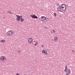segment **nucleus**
<instances>
[{"label": "nucleus", "instance_id": "1", "mask_svg": "<svg viewBox=\"0 0 75 75\" xmlns=\"http://www.w3.org/2000/svg\"><path fill=\"white\" fill-rule=\"evenodd\" d=\"M16 16L17 17V18H16V20L18 21H19L20 20V19L21 21L23 22V21H24V19L22 18L23 17H22V16H19V15H16Z\"/></svg>", "mask_w": 75, "mask_h": 75}, {"label": "nucleus", "instance_id": "2", "mask_svg": "<svg viewBox=\"0 0 75 75\" xmlns=\"http://www.w3.org/2000/svg\"><path fill=\"white\" fill-rule=\"evenodd\" d=\"M67 7H62V6H59V7L57 8V9H60L62 11H66V9H67Z\"/></svg>", "mask_w": 75, "mask_h": 75}, {"label": "nucleus", "instance_id": "3", "mask_svg": "<svg viewBox=\"0 0 75 75\" xmlns=\"http://www.w3.org/2000/svg\"><path fill=\"white\" fill-rule=\"evenodd\" d=\"M30 16L32 18H36V19H37L38 18V17H37V16H35V15H34L33 14H31Z\"/></svg>", "mask_w": 75, "mask_h": 75}, {"label": "nucleus", "instance_id": "4", "mask_svg": "<svg viewBox=\"0 0 75 75\" xmlns=\"http://www.w3.org/2000/svg\"><path fill=\"white\" fill-rule=\"evenodd\" d=\"M12 34L13 33H12V31H8L6 33L7 35H8L9 36H11V35H12Z\"/></svg>", "mask_w": 75, "mask_h": 75}, {"label": "nucleus", "instance_id": "5", "mask_svg": "<svg viewBox=\"0 0 75 75\" xmlns=\"http://www.w3.org/2000/svg\"><path fill=\"white\" fill-rule=\"evenodd\" d=\"M41 20L42 21H45V16H42L41 18Z\"/></svg>", "mask_w": 75, "mask_h": 75}, {"label": "nucleus", "instance_id": "6", "mask_svg": "<svg viewBox=\"0 0 75 75\" xmlns=\"http://www.w3.org/2000/svg\"><path fill=\"white\" fill-rule=\"evenodd\" d=\"M0 59L2 61H4V56H1L0 57Z\"/></svg>", "mask_w": 75, "mask_h": 75}, {"label": "nucleus", "instance_id": "7", "mask_svg": "<svg viewBox=\"0 0 75 75\" xmlns=\"http://www.w3.org/2000/svg\"><path fill=\"white\" fill-rule=\"evenodd\" d=\"M33 39H32L31 38H29L28 40L29 42L31 43V42H33Z\"/></svg>", "mask_w": 75, "mask_h": 75}, {"label": "nucleus", "instance_id": "8", "mask_svg": "<svg viewBox=\"0 0 75 75\" xmlns=\"http://www.w3.org/2000/svg\"><path fill=\"white\" fill-rule=\"evenodd\" d=\"M60 6L62 7H66V5L65 4H62Z\"/></svg>", "mask_w": 75, "mask_h": 75}, {"label": "nucleus", "instance_id": "9", "mask_svg": "<svg viewBox=\"0 0 75 75\" xmlns=\"http://www.w3.org/2000/svg\"><path fill=\"white\" fill-rule=\"evenodd\" d=\"M67 73L68 74H71V70L69 69L67 70Z\"/></svg>", "mask_w": 75, "mask_h": 75}, {"label": "nucleus", "instance_id": "10", "mask_svg": "<svg viewBox=\"0 0 75 75\" xmlns=\"http://www.w3.org/2000/svg\"><path fill=\"white\" fill-rule=\"evenodd\" d=\"M49 20L48 18L45 17V22H47Z\"/></svg>", "mask_w": 75, "mask_h": 75}, {"label": "nucleus", "instance_id": "11", "mask_svg": "<svg viewBox=\"0 0 75 75\" xmlns=\"http://www.w3.org/2000/svg\"><path fill=\"white\" fill-rule=\"evenodd\" d=\"M8 13H9V14H13V12L11 11H8Z\"/></svg>", "mask_w": 75, "mask_h": 75}, {"label": "nucleus", "instance_id": "12", "mask_svg": "<svg viewBox=\"0 0 75 75\" xmlns=\"http://www.w3.org/2000/svg\"><path fill=\"white\" fill-rule=\"evenodd\" d=\"M51 33H55V30H52L51 31Z\"/></svg>", "mask_w": 75, "mask_h": 75}, {"label": "nucleus", "instance_id": "13", "mask_svg": "<svg viewBox=\"0 0 75 75\" xmlns=\"http://www.w3.org/2000/svg\"><path fill=\"white\" fill-rule=\"evenodd\" d=\"M68 69H65L64 70V72L66 73L67 72V70Z\"/></svg>", "mask_w": 75, "mask_h": 75}, {"label": "nucleus", "instance_id": "14", "mask_svg": "<svg viewBox=\"0 0 75 75\" xmlns=\"http://www.w3.org/2000/svg\"><path fill=\"white\" fill-rule=\"evenodd\" d=\"M1 42H5V40H2L1 41Z\"/></svg>", "mask_w": 75, "mask_h": 75}, {"label": "nucleus", "instance_id": "15", "mask_svg": "<svg viewBox=\"0 0 75 75\" xmlns=\"http://www.w3.org/2000/svg\"><path fill=\"white\" fill-rule=\"evenodd\" d=\"M54 39L56 41H57V37H56V38H54Z\"/></svg>", "mask_w": 75, "mask_h": 75}, {"label": "nucleus", "instance_id": "16", "mask_svg": "<svg viewBox=\"0 0 75 75\" xmlns=\"http://www.w3.org/2000/svg\"><path fill=\"white\" fill-rule=\"evenodd\" d=\"M42 52L43 53H45V50H43L42 51Z\"/></svg>", "mask_w": 75, "mask_h": 75}, {"label": "nucleus", "instance_id": "17", "mask_svg": "<svg viewBox=\"0 0 75 75\" xmlns=\"http://www.w3.org/2000/svg\"><path fill=\"white\" fill-rule=\"evenodd\" d=\"M54 15L55 17H56V16H57V14H56V13H54Z\"/></svg>", "mask_w": 75, "mask_h": 75}, {"label": "nucleus", "instance_id": "18", "mask_svg": "<svg viewBox=\"0 0 75 75\" xmlns=\"http://www.w3.org/2000/svg\"><path fill=\"white\" fill-rule=\"evenodd\" d=\"M56 5L57 6H59V4L57 3L56 4Z\"/></svg>", "mask_w": 75, "mask_h": 75}, {"label": "nucleus", "instance_id": "19", "mask_svg": "<svg viewBox=\"0 0 75 75\" xmlns=\"http://www.w3.org/2000/svg\"><path fill=\"white\" fill-rule=\"evenodd\" d=\"M45 54H46V55H47V52L45 51Z\"/></svg>", "mask_w": 75, "mask_h": 75}, {"label": "nucleus", "instance_id": "20", "mask_svg": "<svg viewBox=\"0 0 75 75\" xmlns=\"http://www.w3.org/2000/svg\"><path fill=\"white\" fill-rule=\"evenodd\" d=\"M38 44L37 42H36V43H35V46H36L37 45V44Z\"/></svg>", "mask_w": 75, "mask_h": 75}, {"label": "nucleus", "instance_id": "21", "mask_svg": "<svg viewBox=\"0 0 75 75\" xmlns=\"http://www.w3.org/2000/svg\"><path fill=\"white\" fill-rule=\"evenodd\" d=\"M65 68L66 69H68V68H67V66H65Z\"/></svg>", "mask_w": 75, "mask_h": 75}, {"label": "nucleus", "instance_id": "22", "mask_svg": "<svg viewBox=\"0 0 75 75\" xmlns=\"http://www.w3.org/2000/svg\"><path fill=\"white\" fill-rule=\"evenodd\" d=\"M20 52H21L20 50H18V52L19 53H20Z\"/></svg>", "mask_w": 75, "mask_h": 75}, {"label": "nucleus", "instance_id": "23", "mask_svg": "<svg viewBox=\"0 0 75 75\" xmlns=\"http://www.w3.org/2000/svg\"><path fill=\"white\" fill-rule=\"evenodd\" d=\"M4 59L5 60H6V59H6V57H4Z\"/></svg>", "mask_w": 75, "mask_h": 75}, {"label": "nucleus", "instance_id": "24", "mask_svg": "<svg viewBox=\"0 0 75 75\" xmlns=\"http://www.w3.org/2000/svg\"><path fill=\"white\" fill-rule=\"evenodd\" d=\"M16 75H20V74L18 73H17L16 74Z\"/></svg>", "mask_w": 75, "mask_h": 75}, {"label": "nucleus", "instance_id": "25", "mask_svg": "<svg viewBox=\"0 0 75 75\" xmlns=\"http://www.w3.org/2000/svg\"><path fill=\"white\" fill-rule=\"evenodd\" d=\"M58 11H61V12H62V11H60L59 10H58Z\"/></svg>", "mask_w": 75, "mask_h": 75}, {"label": "nucleus", "instance_id": "26", "mask_svg": "<svg viewBox=\"0 0 75 75\" xmlns=\"http://www.w3.org/2000/svg\"><path fill=\"white\" fill-rule=\"evenodd\" d=\"M72 52H74V51L72 50Z\"/></svg>", "mask_w": 75, "mask_h": 75}, {"label": "nucleus", "instance_id": "27", "mask_svg": "<svg viewBox=\"0 0 75 75\" xmlns=\"http://www.w3.org/2000/svg\"><path fill=\"white\" fill-rule=\"evenodd\" d=\"M44 47V46L43 45H42V47Z\"/></svg>", "mask_w": 75, "mask_h": 75}]
</instances>
